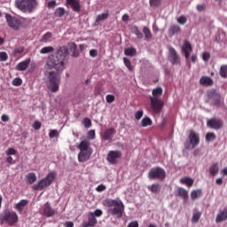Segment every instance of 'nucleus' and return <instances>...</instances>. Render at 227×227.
<instances>
[{
  "label": "nucleus",
  "instance_id": "1",
  "mask_svg": "<svg viewBox=\"0 0 227 227\" xmlns=\"http://www.w3.org/2000/svg\"><path fill=\"white\" fill-rule=\"evenodd\" d=\"M68 54V48L67 46H61L57 50L55 55L51 54L47 59L45 64L46 70H56L48 73L46 86L51 93L59 91V84H61V76L59 74L67 68Z\"/></svg>",
  "mask_w": 227,
  "mask_h": 227
},
{
  "label": "nucleus",
  "instance_id": "2",
  "mask_svg": "<svg viewBox=\"0 0 227 227\" xmlns=\"http://www.w3.org/2000/svg\"><path fill=\"white\" fill-rule=\"evenodd\" d=\"M103 205L108 208V214H111V215L117 217V219L123 217L125 205L121 200L106 199L103 201Z\"/></svg>",
  "mask_w": 227,
  "mask_h": 227
},
{
  "label": "nucleus",
  "instance_id": "3",
  "mask_svg": "<svg viewBox=\"0 0 227 227\" xmlns=\"http://www.w3.org/2000/svg\"><path fill=\"white\" fill-rule=\"evenodd\" d=\"M152 93L153 96L150 97V100L153 114H160V111H162V107H164V102H162L160 98L162 97V87L153 89Z\"/></svg>",
  "mask_w": 227,
  "mask_h": 227
},
{
  "label": "nucleus",
  "instance_id": "4",
  "mask_svg": "<svg viewBox=\"0 0 227 227\" xmlns=\"http://www.w3.org/2000/svg\"><path fill=\"white\" fill-rule=\"evenodd\" d=\"M15 6L22 13H33L38 6V2L36 0H15Z\"/></svg>",
  "mask_w": 227,
  "mask_h": 227
},
{
  "label": "nucleus",
  "instance_id": "5",
  "mask_svg": "<svg viewBox=\"0 0 227 227\" xmlns=\"http://www.w3.org/2000/svg\"><path fill=\"white\" fill-rule=\"evenodd\" d=\"M207 104L215 106V107H223L224 106V99L221 97V93L216 92L215 90H211L207 91V99L206 100Z\"/></svg>",
  "mask_w": 227,
  "mask_h": 227
},
{
  "label": "nucleus",
  "instance_id": "6",
  "mask_svg": "<svg viewBox=\"0 0 227 227\" xmlns=\"http://www.w3.org/2000/svg\"><path fill=\"white\" fill-rule=\"evenodd\" d=\"M0 221L2 223H6L9 226H13V224L19 222V215L15 212H11L10 209H5L0 214Z\"/></svg>",
  "mask_w": 227,
  "mask_h": 227
},
{
  "label": "nucleus",
  "instance_id": "7",
  "mask_svg": "<svg viewBox=\"0 0 227 227\" xmlns=\"http://www.w3.org/2000/svg\"><path fill=\"white\" fill-rule=\"evenodd\" d=\"M54 178H56V174L54 172L49 173L47 176L41 179L37 184L33 185L34 191H43V189L51 187V184L54 182Z\"/></svg>",
  "mask_w": 227,
  "mask_h": 227
},
{
  "label": "nucleus",
  "instance_id": "8",
  "mask_svg": "<svg viewBox=\"0 0 227 227\" xmlns=\"http://www.w3.org/2000/svg\"><path fill=\"white\" fill-rule=\"evenodd\" d=\"M148 178L150 180H164L166 178V170L160 167L153 168L148 173Z\"/></svg>",
  "mask_w": 227,
  "mask_h": 227
},
{
  "label": "nucleus",
  "instance_id": "9",
  "mask_svg": "<svg viewBox=\"0 0 227 227\" xmlns=\"http://www.w3.org/2000/svg\"><path fill=\"white\" fill-rule=\"evenodd\" d=\"M5 19L9 27H12V29H14L15 31H18V29H20V20L12 16L11 14H6Z\"/></svg>",
  "mask_w": 227,
  "mask_h": 227
},
{
  "label": "nucleus",
  "instance_id": "10",
  "mask_svg": "<svg viewBox=\"0 0 227 227\" xmlns=\"http://www.w3.org/2000/svg\"><path fill=\"white\" fill-rule=\"evenodd\" d=\"M118 159H121V151H110L106 157L110 164H118Z\"/></svg>",
  "mask_w": 227,
  "mask_h": 227
},
{
  "label": "nucleus",
  "instance_id": "11",
  "mask_svg": "<svg viewBox=\"0 0 227 227\" xmlns=\"http://www.w3.org/2000/svg\"><path fill=\"white\" fill-rule=\"evenodd\" d=\"M207 127H210V129H214L215 130H219L223 127V120L219 118L210 119L207 121Z\"/></svg>",
  "mask_w": 227,
  "mask_h": 227
},
{
  "label": "nucleus",
  "instance_id": "12",
  "mask_svg": "<svg viewBox=\"0 0 227 227\" xmlns=\"http://www.w3.org/2000/svg\"><path fill=\"white\" fill-rule=\"evenodd\" d=\"M189 143L192 145V148L194 149L198 145H200V134L196 133L194 130H190L188 137Z\"/></svg>",
  "mask_w": 227,
  "mask_h": 227
},
{
  "label": "nucleus",
  "instance_id": "13",
  "mask_svg": "<svg viewBox=\"0 0 227 227\" xmlns=\"http://www.w3.org/2000/svg\"><path fill=\"white\" fill-rule=\"evenodd\" d=\"M169 61L173 65H180V56L173 47L169 48Z\"/></svg>",
  "mask_w": 227,
  "mask_h": 227
},
{
  "label": "nucleus",
  "instance_id": "14",
  "mask_svg": "<svg viewBox=\"0 0 227 227\" xmlns=\"http://www.w3.org/2000/svg\"><path fill=\"white\" fill-rule=\"evenodd\" d=\"M58 212L54 210L49 202H46L43 207V215H45V217H53V215H56Z\"/></svg>",
  "mask_w": 227,
  "mask_h": 227
},
{
  "label": "nucleus",
  "instance_id": "15",
  "mask_svg": "<svg viewBox=\"0 0 227 227\" xmlns=\"http://www.w3.org/2000/svg\"><path fill=\"white\" fill-rule=\"evenodd\" d=\"M67 4L74 12V13H81V1L80 0H66Z\"/></svg>",
  "mask_w": 227,
  "mask_h": 227
},
{
  "label": "nucleus",
  "instance_id": "16",
  "mask_svg": "<svg viewBox=\"0 0 227 227\" xmlns=\"http://www.w3.org/2000/svg\"><path fill=\"white\" fill-rule=\"evenodd\" d=\"M182 51L184 53L185 59L191 58V53L192 52V45L189 41L185 40L184 45L182 46Z\"/></svg>",
  "mask_w": 227,
  "mask_h": 227
},
{
  "label": "nucleus",
  "instance_id": "17",
  "mask_svg": "<svg viewBox=\"0 0 227 227\" xmlns=\"http://www.w3.org/2000/svg\"><path fill=\"white\" fill-rule=\"evenodd\" d=\"M114 134H116V129L114 128H109L104 131L101 137H103L105 141H111L113 137H114Z\"/></svg>",
  "mask_w": 227,
  "mask_h": 227
},
{
  "label": "nucleus",
  "instance_id": "18",
  "mask_svg": "<svg viewBox=\"0 0 227 227\" xmlns=\"http://www.w3.org/2000/svg\"><path fill=\"white\" fill-rule=\"evenodd\" d=\"M97 223H98V221L94 216L93 212H90L88 215V221L83 222L82 226L83 227H94V226H96Z\"/></svg>",
  "mask_w": 227,
  "mask_h": 227
},
{
  "label": "nucleus",
  "instance_id": "19",
  "mask_svg": "<svg viewBox=\"0 0 227 227\" xmlns=\"http://www.w3.org/2000/svg\"><path fill=\"white\" fill-rule=\"evenodd\" d=\"M179 33H182V28L180 27V26L176 24L170 25V27H168V36L170 38H173L175 35H179Z\"/></svg>",
  "mask_w": 227,
  "mask_h": 227
},
{
  "label": "nucleus",
  "instance_id": "20",
  "mask_svg": "<svg viewBox=\"0 0 227 227\" xmlns=\"http://www.w3.org/2000/svg\"><path fill=\"white\" fill-rule=\"evenodd\" d=\"M90 157H91V153L90 151H80L78 153L79 162H86V160H90Z\"/></svg>",
  "mask_w": 227,
  "mask_h": 227
},
{
  "label": "nucleus",
  "instance_id": "21",
  "mask_svg": "<svg viewBox=\"0 0 227 227\" xmlns=\"http://www.w3.org/2000/svg\"><path fill=\"white\" fill-rule=\"evenodd\" d=\"M200 85L206 87L214 86V80L210 76H202L200 79Z\"/></svg>",
  "mask_w": 227,
  "mask_h": 227
},
{
  "label": "nucleus",
  "instance_id": "22",
  "mask_svg": "<svg viewBox=\"0 0 227 227\" xmlns=\"http://www.w3.org/2000/svg\"><path fill=\"white\" fill-rule=\"evenodd\" d=\"M224 221H227V207L220 211L215 218V223H224Z\"/></svg>",
  "mask_w": 227,
  "mask_h": 227
},
{
  "label": "nucleus",
  "instance_id": "23",
  "mask_svg": "<svg viewBox=\"0 0 227 227\" xmlns=\"http://www.w3.org/2000/svg\"><path fill=\"white\" fill-rule=\"evenodd\" d=\"M31 63V59H27L25 61L20 62L16 69L19 70V72H24V70H27V67H29V64Z\"/></svg>",
  "mask_w": 227,
  "mask_h": 227
},
{
  "label": "nucleus",
  "instance_id": "24",
  "mask_svg": "<svg viewBox=\"0 0 227 227\" xmlns=\"http://www.w3.org/2000/svg\"><path fill=\"white\" fill-rule=\"evenodd\" d=\"M176 196H180V198H183V200H186L187 198H189V192L182 187H177V190L176 192Z\"/></svg>",
  "mask_w": 227,
  "mask_h": 227
},
{
  "label": "nucleus",
  "instance_id": "25",
  "mask_svg": "<svg viewBox=\"0 0 227 227\" xmlns=\"http://www.w3.org/2000/svg\"><path fill=\"white\" fill-rule=\"evenodd\" d=\"M27 203V200H21L18 204L15 205L14 208L19 212V214H22V210H24Z\"/></svg>",
  "mask_w": 227,
  "mask_h": 227
},
{
  "label": "nucleus",
  "instance_id": "26",
  "mask_svg": "<svg viewBox=\"0 0 227 227\" xmlns=\"http://www.w3.org/2000/svg\"><path fill=\"white\" fill-rule=\"evenodd\" d=\"M180 184L186 185L187 187H192L194 185V179L185 176L180 179Z\"/></svg>",
  "mask_w": 227,
  "mask_h": 227
},
{
  "label": "nucleus",
  "instance_id": "27",
  "mask_svg": "<svg viewBox=\"0 0 227 227\" xmlns=\"http://www.w3.org/2000/svg\"><path fill=\"white\" fill-rule=\"evenodd\" d=\"M78 148L80 149V152L90 151V141L82 140L79 144Z\"/></svg>",
  "mask_w": 227,
  "mask_h": 227
},
{
  "label": "nucleus",
  "instance_id": "28",
  "mask_svg": "<svg viewBox=\"0 0 227 227\" xmlns=\"http://www.w3.org/2000/svg\"><path fill=\"white\" fill-rule=\"evenodd\" d=\"M209 173L212 176H215L217 173H219V164L218 163H213L209 167Z\"/></svg>",
  "mask_w": 227,
  "mask_h": 227
},
{
  "label": "nucleus",
  "instance_id": "29",
  "mask_svg": "<svg viewBox=\"0 0 227 227\" xmlns=\"http://www.w3.org/2000/svg\"><path fill=\"white\" fill-rule=\"evenodd\" d=\"M26 178H27V184L33 185V184H35V182H36V174H35L33 172L28 173L27 175Z\"/></svg>",
  "mask_w": 227,
  "mask_h": 227
},
{
  "label": "nucleus",
  "instance_id": "30",
  "mask_svg": "<svg viewBox=\"0 0 227 227\" xmlns=\"http://www.w3.org/2000/svg\"><path fill=\"white\" fill-rule=\"evenodd\" d=\"M147 189L151 191V192H153V194H158V192H160V184H153L152 185H149Z\"/></svg>",
  "mask_w": 227,
  "mask_h": 227
},
{
  "label": "nucleus",
  "instance_id": "31",
  "mask_svg": "<svg viewBox=\"0 0 227 227\" xmlns=\"http://www.w3.org/2000/svg\"><path fill=\"white\" fill-rule=\"evenodd\" d=\"M153 125V121H152V119L148 116H145L142 119L141 121V127H150Z\"/></svg>",
  "mask_w": 227,
  "mask_h": 227
},
{
  "label": "nucleus",
  "instance_id": "32",
  "mask_svg": "<svg viewBox=\"0 0 227 227\" xmlns=\"http://www.w3.org/2000/svg\"><path fill=\"white\" fill-rule=\"evenodd\" d=\"M125 56H130V58H133V56H136L137 54V51L134 47L126 48L124 50Z\"/></svg>",
  "mask_w": 227,
  "mask_h": 227
},
{
  "label": "nucleus",
  "instance_id": "33",
  "mask_svg": "<svg viewBox=\"0 0 227 227\" xmlns=\"http://www.w3.org/2000/svg\"><path fill=\"white\" fill-rule=\"evenodd\" d=\"M123 63H124L125 67L128 68V70H129V72L134 71V67L132 66V62H130V59H129V58L124 57Z\"/></svg>",
  "mask_w": 227,
  "mask_h": 227
},
{
  "label": "nucleus",
  "instance_id": "34",
  "mask_svg": "<svg viewBox=\"0 0 227 227\" xmlns=\"http://www.w3.org/2000/svg\"><path fill=\"white\" fill-rule=\"evenodd\" d=\"M219 74L223 79H227V65L221 66Z\"/></svg>",
  "mask_w": 227,
  "mask_h": 227
},
{
  "label": "nucleus",
  "instance_id": "35",
  "mask_svg": "<svg viewBox=\"0 0 227 227\" xmlns=\"http://www.w3.org/2000/svg\"><path fill=\"white\" fill-rule=\"evenodd\" d=\"M202 192L201 190H193L191 192V198L192 200H198V198H200V196L202 195Z\"/></svg>",
  "mask_w": 227,
  "mask_h": 227
},
{
  "label": "nucleus",
  "instance_id": "36",
  "mask_svg": "<svg viewBox=\"0 0 227 227\" xmlns=\"http://www.w3.org/2000/svg\"><path fill=\"white\" fill-rule=\"evenodd\" d=\"M67 13V11L63 7H59L55 10V17H63Z\"/></svg>",
  "mask_w": 227,
  "mask_h": 227
},
{
  "label": "nucleus",
  "instance_id": "37",
  "mask_svg": "<svg viewBox=\"0 0 227 227\" xmlns=\"http://www.w3.org/2000/svg\"><path fill=\"white\" fill-rule=\"evenodd\" d=\"M54 51V47L46 46L40 50V54H51V52Z\"/></svg>",
  "mask_w": 227,
  "mask_h": 227
},
{
  "label": "nucleus",
  "instance_id": "38",
  "mask_svg": "<svg viewBox=\"0 0 227 227\" xmlns=\"http://www.w3.org/2000/svg\"><path fill=\"white\" fill-rule=\"evenodd\" d=\"M143 33L146 40H152V32L150 31V28H148V27H144Z\"/></svg>",
  "mask_w": 227,
  "mask_h": 227
},
{
  "label": "nucleus",
  "instance_id": "39",
  "mask_svg": "<svg viewBox=\"0 0 227 227\" xmlns=\"http://www.w3.org/2000/svg\"><path fill=\"white\" fill-rule=\"evenodd\" d=\"M51 38H52V33L47 32L46 34H44L43 35L41 42L47 43V42H49V40H51Z\"/></svg>",
  "mask_w": 227,
  "mask_h": 227
},
{
  "label": "nucleus",
  "instance_id": "40",
  "mask_svg": "<svg viewBox=\"0 0 227 227\" xmlns=\"http://www.w3.org/2000/svg\"><path fill=\"white\" fill-rule=\"evenodd\" d=\"M200 218H201V212L197 211L193 213V215L192 217V223H198V221H200Z\"/></svg>",
  "mask_w": 227,
  "mask_h": 227
},
{
  "label": "nucleus",
  "instance_id": "41",
  "mask_svg": "<svg viewBox=\"0 0 227 227\" xmlns=\"http://www.w3.org/2000/svg\"><path fill=\"white\" fill-rule=\"evenodd\" d=\"M109 17V12H104L102 14H99L96 18V22H100V20H106Z\"/></svg>",
  "mask_w": 227,
  "mask_h": 227
},
{
  "label": "nucleus",
  "instance_id": "42",
  "mask_svg": "<svg viewBox=\"0 0 227 227\" xmlns=\"http://www.w3.org/2000/svg\"><path fill=\"white\" fill-rule=\"evenodd\" d=\"M133 33H134V35H136V36H137V38H138V40H142L143 33H141V31H139V28L137 27H133Z\"/></svg>",
  "mask_w": 227,
  "mask_h": 227
},
{
  "label": "nucleus",
  "instance_id": "43",
  "mask_svg": "<svg viewBox=\"0 0 227 227\" xmlns=\"http://www.w3.org/2000/svg\"><path fill=\"white\" fill-rule=\"evenodd\" d=\"M215 139V133L209 132L206 135V141L210 143V141H214Z\"/></svg>",
  "mask_w": 227,
  "mask_h": 227
},
{
  "label": "nucleus",
  "instance_id": "44",
  "mask_svg": "<svg viewBox=\"0 0 227 227\" xmlns=\"http://www.w3.org/2000/svg\"><path fill=\"white\" fill-rule=\"evenodd\" d=\"M70 47H71V49L73 51H74L73 52V57L74 58H79V52L75 51H77V44L75 43H71V46Z\"/></svg>",
  "mask_w": 227,
  "mask_h": 227
},
{
  "label": "nucleus",
  "instance_id": "45",
  "mask_svg": "<svg viewBox=\"0 0 227 227\" xmlns=\"http://www.w3.org/2000/svg\"><path fill=\"white\" fill-rule=\"evenodd\" d=\"M176 22L181 24V26H184V24H187V18L185 16H180L176 19Z\"/></svg>",
  "mask_w": 227,
  "mask_h": 227
},
{
  "label": "nucleus",
  "instance_id": "46",
  "mask_svg": "<svg viewBox=\"0 0 227 227\" xmlns=\"http://www.w3.org/2000/svg\"><path fill=\"white\" fill-rule=\"evenodd\" d=\"M59 136V133H58V129H51L49 133V137L51 139H54V137H58Z\"/></svg>",
  "mask_w": 227,
  "mask_h": 227
},
{
  "label": "nucleus",
  "instance_id": "47",
  "mask_svg": "<svg viewBox=\"0 0 227 227\" xmlns=\"http://www.w3.org/2000/svg\"><path fill=\"white\" fill-rule=\"evenodd\" d=\"M160 1L161 0H149V4L150 6L157 7L160 5Z\"/></svg>",
  "mask_w": 227,
  "mask_h": 227
},
{
  "label": "nucleus",
  "instance_id": "48",
  "mask_svg": "<svg viewBox=\"0 0 227 227\" xmlns=\"http://www.w3.org/2000/svg\"><path fill=\"white\" fill-rule=\"evenodd\" d=\"M83 125H84L85 129H90V127H91V120H90V118H84Z\"/></svg>",
  "mask_w": 227,
  "mask_h": 227
},
{
  "label": "nucleus",
  "instance_id": "49",
  "mask_svg": "<svg viewBox=\"0 0 227 227\" xmlns=\"http://www.w3.org/2000/svg\"><path fill=\"white\" fill-rule=\"evenodd\" d=\"M143 114H145V112H143V110H138L135 114V119L139 121L141 118H143Z\"/></svg>",
  "mask_w": 227,
  "mask_h": 227
},
{
  "label": "nucleus",
  "instance_id": "50",
  "mask_svg": "<svg viewBox=\"0 0 227 227\" xmlns=\"http://www.w3.org/2000/svg\"><path fill=\"white\" fill-rule=\"evenodd\" d=\"M114 98H115L114 95H112V94H108L106 97L107 104H113V102L114 101Z\"/></svg>",
  "mask_w": 227,
  "mask_h": 227
},
{
  "label": "nucleus",
  "instance_id": "51",
  "mask_svg": "<svg viewBox=\"0 0 227 227\" xmlns=\"http://www.w3.org/2000/svg\"><path fill=\"white\" fill-rule=\"evenodd\" d=\"M196 9L200 13H201V12H205V10H207V5H205V4H198Z\"/></svg>",
  "mask_w": 227,
  "mask_h": 227
},
{
  "label": "nucleus",
  "instance_id": "52",
  "mask_svg": "<svg viewBox=\"0 0 227 227\" xmlns=\"http://www.w3.org/2000/svg\"><path fill=\"white\" fill-rule=\"evenodd\" d=\"M21 84H22V79H20V78H15L12 81V85L13 86H21Z\"/></svg>",
  "mask_w": 227,
  "mask_h": 227
},
{
  "label": "nucleus",
  "instance_id": "53",
  "mask_svg": "<svg viewBox=\"0 0 227 227\" xmlns=\"http://www.w3.org/2000/svg\"><path fill=\"white\" fill-rule=\"evenodd\" d=\"M8 59V54L4 51L0 52V61H6Z\"/></svg>",
  "mask_w": 227,
  "mask_h": 227
},
{
  "label": "nucleus",
  "instance_id": "54",
  "mask_svg": "<svg viewBox=\"0 0 227 227\" xmlns=\"http://www.w3.org/2000/svg\"><path fill=\"white\" fill-rule=\"evenodd\" d=\"M24 51H25L24 46H20V47L16 48L13 52L15 55H17V54H22V52H24Z\"/></svg>",
  "mask_w": 227,
  "mask_h": 227
},
{
  "label": "nucleus",
  "instance_id": "55",
  "mask_svg": "<svg viewBox=\"0 0 227 227\" xmlns=\"http://www.w3.org/2000/svg\"><path fill=\"white\" fill-rule=\"evenodd\" d=\"M35 130H40L42 129V122L35 121L33 124Z\"/></svg>",
  "mask_w": 227,
  "mask_h": 227
},
{
  "label": "nucleus",
  "instance_id": "56",
  "mask_svg": "<svg viewBox=\"0 0 227 227\" xmlns=\"http://www.w3.org/2000/svg\"><path fill=\"white\" fill-rule=\"evenodd\" d=\"M95 136H96V134H95V129H90V130L88 132V137H89V139H91V140L95 139Z\"/></svg>",
  "mask_w": 227,
  "mask_h": 227
},
{
  "label": "nucleus",
  "instance_id": "57",
  "mask_svg": "<svg viewBox=\"0 0 227 227\" xmlns=\"http://www.w3.org/2000/svg\"><path fill=\"white\" fill-rule=\"evenodd\" d=\"M92 214H94V217H101L104 212H102V209H96Z\"/></svg>",
  "mask_w": 227,
  "mask_h": 227
},
{
  "label": "nucleus",
  "instance_id": "58",
  "mask_svg": "<svg viewBox=\"0 0 227 227\" xmlns=\"http://www.w3.org/2000/svg\"><path fill=\"white\" fill-rule=\"evenodd\" d=\"M17 153V150H15L14 148H9L6 151V155H15Z\"/></svg>",
  "mask_w": 227,
  "mask_h": 227
},
{
  "label": "nucleus",
  "instance_id": "59",
  "mask_svg": "<svg viewBox=\"0 0 227 227\" xmlns=\"http://www.w3.org/2000/svg\"><path fill=\"white\" fill-rule=\"evenodd\" d=\"M106 185L105 184H99L97 188L96 191L98 192H103V191H106Z\"/></svg>",
  "mask_w": 227,
  "mask_h": 227
},
{
  "label": "nucleus",
  "instance_id": "60",
  "mask_svg": "<svg viewBox=\"0 0 227 227\" xmlns=\"http://www.w3.org/2000/svg\"><path fill=\"white\" fill-rule=\"evenodd\" d=\"M202 59L204 61H208L210 59V53L204 52L203 55H202Z\"/></svg>",
  "mask_w": 227,
  "mask_h": 227
},
{
  "label": "nucleus",
  "instance_id": "61",
  "mask_svg": "<svg viewBox=\"0 0 227 227\" xmlns=\"http://www.w3.org/2000/svg\"><path fill=\"white\" fill-rule=\"evenodd\" d=\"M128 227H139V223H137V221H133L128 224Z\"/></svg>",
  "mask_w": 227,
  "mask_h": 227
},
{
  "label": "nucleus",
  "instance_id": "62",
  "mask_svg": "<svg viewBox=\"0 0 227 227\" xmlns=\"http://www.w3.org/2000/svg\"><path fill=\"white\" fill-rule=\"evenodd\" d=\"M98 51L97 50H90V56H91V58H97V55H98Z\"/></svg>",
  "mask_w": 227,
  "mask_h": 227
},
{
  "label": "nucleus",
  "instance_id": "63",
  "mask_svg": "<svg viewBox=\"0 0 227 227\" xmlns=\"http://www.w3.org/2000/svg\"><path fill=\"white\" fill-rule=\"evenodd\" d=\"M56 6V0H51L48 3V8H54Z\"/></svg>",
  "mask_w": 227,
  "mask_h": 227
},
{
  "label": "nucleus",
  "instance_id": "64",
  "mask_svg": "<svg viewBox=\"0 0 227 227\" xmlns=\"http://www.w3.org/2000/svg\"><path fill=\"white\" fill-rule=\"evenodd\" d=\"M1 120L2 121H10V117L6 114H2Z\"/></svg>",
  "mask_w": 227,
  "mask_h": 227
}]
</instances>
